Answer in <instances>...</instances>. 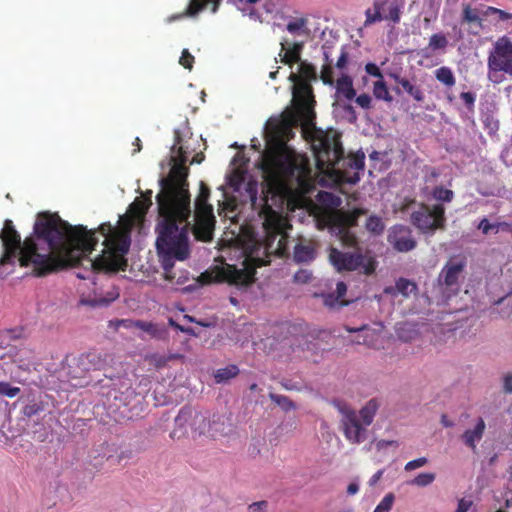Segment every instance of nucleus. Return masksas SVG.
I'll list each match as a JSON object with an SVG mask.
<instances>
[{
  "instance_id": "1",
  "label": "nucleus",
  "mask_w": 512,
  "mask_h": 512,
  "mask_svg": "<svg viewBox=\"0 0 512 512\" xmlns=\"http://www.w3.org/2000/svg\"><path fill=\"white\" fill-rule=\"evenodd\" d=\"M98 231L104 237L102 254L95 259L89 254L98 244L97 230H88L83 225L72 226L57 213L38 214L31 236L23 243L13 222L5 220L0 230L5 259H16L22 267L32 266L33 275L45 277L61 270L89 265L93 272L125 271L131 237L130 227H113L103 223Z\"/></svg>"
},
{
  "instance_id": "2",
  "label": "nucleus",
  "mask_w": 512,
  "mask_h": 512,
  "mask_svg": "<svg viewBox=\"0 0 512 512\" xmlns=\"http://www.w3.org/2000/svg\"><path fill=\"white\" fill-rule=\"evenodd\" d=\"M316 79L313 65L301 62L299 73H291L289 80L293 82V110L286 112L282 119L273 126V134L280 141L268 147L262 154L260 168L266 178L274 183L296 186L306 189L310 185L311 167L309 159L297 154L286 143L292 135V128L301 125L303 134H310L316 151L321 159L329 161V155L336 159L339 150L335 135L317 128L314 110L316 101L310 80Z\"/></svg>"
},
{
  "instance_id": "3",
  "label": "nucleus",
  "mask_w": 512,
  "mask_h": 512,
  "mask_svg": "<svg viewBox=\"0 0 512 512\" xmlns=\"http://www.w3.org/2000/svg\"><path fill=\"white\" fill-rule=\"evenodd\" d=\"M174 156L170 173L161 178V191L156 196L158 219L155 227L157 233L156 249L163 269L164 279L172 284L182 286L190 280L187 270L174 271L175 261H185L190 257L188 240L190 215V193L188 190V151L182 145L180 130H174Z\"/></svg>"
},
{
  "instance_id": "4",
  "label": "nucleus",
  "mask_w": 512,
  "mask_h": 512,
  "mask_svg": "<svg viewBox=\"0 0 512 512\" xmlns=\"http://www.w3.org/2000/svg\"><path fill=\"white\" fill-rule=\"evenodd\" d=\"M247 192L253 209H259V216L263 219L265 232L264 249L267 254L283 257L288 253V235L285 228L288 226L283 216L275 211L268 203L269 187H263L264 196L258 200V184L251 181L247 184Z\"/></svg>"
},
{
  "instance_id": "5",
  "label": "nucleus",
  "mask_w": 512,
  "mask_h": 512,
  "mask_svg": "<svg viewBox=\"0 0 512 512\" xmlns=\"http://www.w3.org/2000/svg\"><path fill=\"white\" fill-rule=\"evenodd\" d=\"M325 132L333 133L335 135L336 148L339 150V153L336 155V159H333L332 155H329V161L327 162L325 161V158H320V153L316 151L311 135L309 133L304 134V136L311 142L317 168L322 173L335 172L338 178L343 182L349 184L357 183L360 179L359 172L362 171L365 166V154L359 151L357 153L350 154L346 159H344V150L338 132L334 129H329Z\"/></svg>"
},
{
  "instance_id": "6",
  "label": "nucleus",
  "mask_w": 512,
  "mask_h": 512,
  "mask_svg": "<svg viewBox=\"0 0 512 512\" xmlns=\"http://www.w3.org/2000/svg\"><path fill=\"white\" fill-rule=\"evenodd\" d=\"M333 406L342 415L341 426L345 438L352 444H359L366 438V429L364 426H369L374 419L378 410V402L376 399L369 400L364 407L359 411L363 425L359 422L358 416L354 409L342 400H333Z\"/></svg>"
},
{
  "instance_id": "7",
  "label": "nucleus",
  "mask_w": 512,
  "mask_h": 512,
  "mask_svg": "<svg viewBox=\"0 0 512 512\" xmlns=\"http://www.w3.org/2000/svg\"><path fill=\"white\" fill-rule=\"evenodd\" d=\"M266 261L259 257H253L250 252L243 264L244 267L238 269L235 265L226 264L222 268H218L215 273L205 271L201 273L195 283L200 285H208L213 282H228L229 284L247 286L254 282L255 269L266 265Z\"/></svg>"
},
{
  "instance_id": "8",
  "label": "nucleus",
  "mask_w": 512,
  "mask_h": 512,
  "mask_svg": "<svg viewBox=\"0 0 512 512\" xmlns=\"http://www.w3.org/2000/svg\"><path fill=\"white\" fill-rule=\"evenodd\" d=\"M365 214L367 210L364 208H354L349 211L334 210L324 214L321 222L338 237L344 246L356 247L358 239L351 228L356 227L358 218Z\"/></svg>"
},
{
  "instance_id": "9",
  "label": "nucleus",
  "mask_w": 512,
  "mask_h": 512,
  "mask_svg": "<svg viewBox=\"0 0 512 512\" xmlns=\"http://www.w3.org/2000/svg\"><path fill=\"white\" fill-rule=\"evenodd\" d=\"M220 423L217 420L211 421L200 412H192L190 409L183 408L175 418V429L171 432V438H181L188 434V428L191 432L199 435H209L215 437L220 431Z\"/></svg>"
},
{
  "instance_id": "10",
  "label": "nucleus",
  "mask_w": 512,
  "mask_h": 512,
  "mask_svg": "<svg viewBox=\"0 0 512 512\" xmlns=\"http://www.w3.org/2000/svg\"><path fill=\"white\" fill-rule=\"evenodd\" d=\"M329 259L338 272L355 271L363 268L365 275H371L376 269V261L362 253L342 252L336 248H331Z\"/></svg>"
},
{
  "instance_id": "11",
  "label": "nucleus",
  "mask_w": 512,
  "mask_h": 512,
  "mask_svg": "<svg viewBox=\"0 0 512 512\" xmlns=\"http://www.w3.org/2000/svg\"><path fill=\"white\" fill-rule=\"evenodd\" d=\"M411 222L422 232H434L445 227V208L441 204L422 205L411 214Z\"/></svg>"
},
{
  "instance_id": "12",
  "label": "nucleus",
  "mask_w": 512,
  "mask_h": 512,
  "mask_svg": "<svg viewBox=\"0 0 512 512\" xmlns=\"http://www.w3.org/2000/svg\"><path fill=\"white\" fill-rule=\"evenodd\" d=\"M489 72H504L512 77V40L500 37L494 44L487 59Z\"/></svg>"
},
{
  "instance_id": "13",
  "label": "nucleus",
  "mask_w": 512,
  "mask_h": 512,
  "mask_svg": "<svg viewBox=\"0 0 512 512\" xmlns=\"http://www.w3.org/2000/svg\"><path fill=\"white\" fill-rule=\"evenodd\" d=\"M400 15L401 11L397 0H374L373 7L365 11V26L382 20L399 23Z\"/></svg>"
},
{
  "instance_id": "14",
  "label": "nucleus",
  "mask_w": 512,
  "mask_h": 512,
  "mask_svg": "<svg viewBox=\"0 0 512 512\" xmlns=\"http://www.w3.org/2000/svg\"><path fill=\"white\" fill-rule=\"evenodd\" d=\"M189 218L187 217V223H189L188 233L193 230L196 239L200 241L208 242L212 240L215 226L213 211L195 212V224L193 226L189 222Z\"/></svg>"
},
{
  "instance_id": "15",
  "label": "nucleus",
  "mask_w": 512,
  "mask_h": 512,
  "mask_svg": "<svg viewBox=\"0 0 512 512\" xmlns=\"http://www.w3.org/2000/svg\"><path fill=\"white\" fill-rule=\"evenodd\" d=\"M388 242L398 252H408L416 247V240L412 236V231L403 225L392 227L388 234Z\"/></svg>"
},
{
  "instance_id": "16",
  "label": "nucleus",
  "mask_w": 512,
  "mask_h": 512,
  "mask_svg": "<svg viewBox=\"0 0 512 512\" xmlns=\"http://www.w3.org/2000/svg\"><path fill=\"white\" fill-rule=\"evenodd\" d=\"M465 268V263L463 261L460 262H447L446 265L442 268L439 274V282L444 284L447 287H452L458 284V280L463 273Z\"/></svg>"
},
{
  "instance_id": "17",
  "label": "nucleus",
  "mask_w": 512,
  "mask_h": 512,
  "mask_svg": "<svg viewBox=\"0 0 512 512\" xmlns=\"http://www.w3.org/2000/svg\"><path fill=\"white\" fill-rule=\"evenodd\" d=\"M303 48V44L299 42H295L291 47H287L286 42L281 43V52L279 56L281 57V62L289 65L290 67L298 63L300 61L301 50Z\"/></svg>"
},
{
  "instance_id": "18",
  "label": "nucleus",
  "mask_w": 512,
  "mask_h": 512,
  "mask_svg": "<svg viewBox=\"0 0 512 512\" xmlns=\"http://www.w3.org/2000/svg\"><path fill=\"white\" fill-rule=\"evenodd\" d=\"M316 250L312 243H297L293 251V260L296 263H308L315 259Z\"/></svg>"
},
{
  "instance_id": "19",
  "label": "nucleus",
  "mask_w": 512,
  "mask_h": 512,
  "mask_svg": "<svg viewBox=\"0 0 512 512\" xmlns=\"http://www.w3.org/2000/svg\"><path fill=\"white\" fill-rule=\"evenodd\" d=\"M485 422L479 418L474 429L466 430L462 435L463 442L470 447L473 451L476 450V442L480 441L485 431Z\"/></svg>"
},
{
  "instance_id": "20",
  "label": "nucleus",
  "mask_w": 512,
  "mask_h": 512,
  "mask_svg": "<svg viewBox=\"0 0 512 512\" xmlns=\"http://www.w3.org/2000/svg\"><path fill=\"white\" fill-rule=\"evenodd\" d=\"M390 76L416 102H423L424 101L425 95H424V92L422 91V89L419 86H416V85L412 84L407 78L401 77L398 74H391Z\"/></svg>"
},
{
  "instance_id": "21",
  "label": "nucleus",
  "mask_w": 512,
  "mask_h": 512,
  "mask_svg": "<svg viewBox=\"0 0 512 512\" xmlns=\"http://www.w3.org/2000/svg\"><path fill=\"white\" fill-rule=\"evenodd\" d=\"M104 364V360L99 353L89 352L82 355L78 360L79 367L84 371L99 370Z\"/></svg>"
},
{
  "instance_id": "22",
  "label": "nucleus",
  "mask_w": 512,
  "mask_h": 512,
  "mask_svg": "<svg viewBox=\"0 0 512 512\" xmlns=\"http://www.w3.org/2000/svg\"><path fill=\"white\" fill-rule=\"evenodd\" d=\"M209 197V187L201 182L199 193L195 200V212L213 211V207L208 203Z\"/></svg>"
},
{
  "instance_id": "23",
  "label": "nucleus",
  "mask_w": 512,
  "mask_h": 512,
  "mask_svg": "<svg viewBox=\"0 0 512 512\" xmlns=\"http://www.w3.org/2000/svg\"><path fill=\"white\" fill-rule=\"evenodd\" d=\"M482 10L472 8L469 4L463 6L462 22L468 24H475L478 28L483 27Z\"/></svg>"
},
{
  "instance_id": "24",
  "label": "nucleus",
  "mask_w": 512,
  "mask_h": 512,
  "mask_svg": "<svg viewBox=\"0 0 512 512\" xmlns=\"http://www.w3.org/2000/svg\"><path fill=\"white\" fill-rule=\"evenodd\" d=\"M448 39L443 33H435L431 35L428 43V47L423 49L421 51L422 57L428 58L430 57V54L428 53V50L431 49L433 51L435 50H445L448 46Z\"/></svg>"
},
{
  "instance_id": "25",
  "label": "nucleus",
  "mask_w": 512,
  "mask_h": 512,
  "mask_svg": "<svg viewBox=\"0 0 512 512\" xmlns=\"http://www.w3.org/2000/svg\"><path fill=\"white\" fill-rule=\"evenodd\" d=\"M337 92L343 95L347 100H352L356 96L353 82L350 76L342 75L336 82Z\"/></svg>"
},
{
  "instance_id": "26",
  "label": "nucleus",
  "mask_w": 512,
  "mask_h": 512,
  "mask_svg": "<svg viewBox=\"0 0 512 512\" xmlns=\"http://www.w3.org/2000/svg\"><path fill=\"white\" fill-rule=\"evenodd\" d=\"M151 194L152 192L151 191H148L147 192V197H145L144 200H135L131 205H130V211L137 217H144L145 214L147 213L149 207L152 205V201H151Z\"/></svg>"
},
{
  "instance_id": "27",
  "label": "nucleus",
  "mask_w": 512,
  "mask_h": 512,
  "mask_svg": "<svg viewBox=\"0 0 512 512\" xmlns=\"http://www.w3.org/2000/svg\"><path fill=\"white\" fill-rule=\"evenodd\" d=\"M182 357L179 354H170L168 356L161 355L158 353H153L147 355L145 360L149 362V364L153 365L156 369H161L167 365L170 360L177 359Z\"/></svg>"
},
{
  "instance_id": "28",
  "label": "nucleus",
  "mask_w": 512,
  "mask_h": 512,
  "mask_svg": "<svg viewBox=\"0 0 512 512\" xmlns=\"http://www.w3.org/2000/svg\"><path fill=\"white\" fill-rule=\"evenodd\" d=\"M239 373V369L236 365H229L224 368L217 369L214 373V379L216 383H224Z\"/></svg>"
},
{
  "instance_id": "29",
  "label": "nucleus",
  "mask_w": 512,
  "mask_h": 512,
  "mask_svg": "<svg viewBox=\"0 0 512 512\" xmlns=\"http://www.w3.org/2000/svg\"><path fill=\"white\" fill-rule=\"evenodd\" d=\"M436 79L447 87H452L456 83L455 76L449 67L442 66L435 71Z\"/></svg>"
},
{
  "instance_id": "30",
  "label": "nucleus",
  "mask_w": 512,
  "mask_h": 512,
  "mask_svg": "<svg viewBox=\"0 0 512 512\" xmlns=\"http://www.w3.org/2000/svg\"><path fill=\"white\" fill-rule=\"evenodd\" d=\"M396 288L398 294H401L404 297H408L411 293H415L417 291L416 283L403 277L396 281Z\"/></svg>"
},
{
  "instance_id": "31",
  "label": "nucleus",
  "mask_w": 512,
  "mask_h": 512,
  "mask_svg": "<svg viewBox=\"0 0 512 512\" xmlns=\"http://www.w3.org/2000/svg\"><path fill=\"white\" fill-rule=\"evenodd\" d=\"M365 227L367 231L374 235H380L383 233L385 225L381 219V217L376 215H371L368 217Z\"/></svg>"
},
{
  "instance_id": "32",
  "label": "nucleus",
  "mask_w": 512,
  "mask_h": 512,
  "mask_svg": "<svg viewBox=\"0 0 512 512\" xmlns=\"http://www.w3.org/2000/svg\"><path fill=\"white\" fill-rule=\"evenodd\" d=\"M269 398L285 412L296 408L294 402L285 395H279L271 392L269 393Z\"/></svg>"
},
{
  "instance_id": "33",
  "label": "nucleus",
  "mask_w": 512,
  "mask_h": 512,
  "mask_svg": "<svg viewBox=\"0 0 512 512\" xmlns=\"http://www.w3.org/2000/svg\"><path fill=\"white\" fill-rule=\"evenodd\" d=\"M483 17L495 16L499 21H506L512 19V14L496 7L486 6L482 10Z\"/></svg>"
},
{
  "instance_id": "34",
  "label": "nucleus",
  "mask_w": 512,
  "mask_h": 512,
  "mask_svg": "<svg viewBox=\"0 0 512 512\" xmlns=\"http://www.w3.org/2000/svg\"><path fill=\"white\" fill-rule=\"evenodd\" d=\"M323 302H324L325 306L332 308V309L341 308V307L347 306L350 303V301L340 299L334 293L324 294Z\"/></svg>"
},
{
  "instance_id": "35",
  "label": "nucleus",
  "mask_w": 512,
  "mask_h": 512,
  "mask_svg": "<svg viewBox=\"0 0 512 512\" xmlns=\"http://www.w3.org/2000/svg\"><path fill=\"white\" fill-rule=\"evenodd\" d=\"M373 93L377 99H382L387 102H391L393 100L388 91L387 85L383 81H376L374 83Z\"/></svg>"
},
{
  "instance_id": "36",
  "label": "nucleus",
  "mask_w": 512,
  "mask_h": 512,
  "mask_svg": "<svg viewBox=\"0 0 512 512\" xmlns=\"http://www.w3.org/2000/svg\"><path fill=\"white\" fill-rule=\"evenodd\" d=\"M325 65H323L321 70V79L324 84L332 85L334 83V73L333 68L331 66V61L329 60L328 54L325 52Z\"/></svg>"
},
{
  "instance_id": "37",
  "label": "nucleus",
  "mask_w": 512,
  "mask_h": 512,
  "mask_svg": "<svg viewBox=\"0 0 512 512\" xmlns=\"http://www.w3.org/2000/svg\"><path fill=\"white\" fill-rule=\"evenodd\" d=\"M433 197L438 201L451 202L454 197V193L450 189H446L442 186H436L432 191Z\"/></svg>"
},
{
  "instance_id": "38",
  "label": "nucleus",
  "mask_w": 512,
  "mask_h": 512,
  "mask_svg": "<svg viewBox=\"0 0 512 512\" xmlns=\"http://www.w3.org/2000/svg\"><path fill=\"white\" fill-rule=\"evenodd\" d=\"M43 409L44 405L42 402L32 401L23 407L22 413L24 416L30 418L39 414Z\"/></svg>"
},
{
  "instance_id": "39",
  "label": "nucleus",
  "mask_w": 512,
  "mask_h": 512,
  "mask_svg": "<svg viewBox=\"0 0 512 512\" xmlns=\"http://www.w3.org/2000/svg\"><path fill=\"white\" fill-rule=\"evenodd\" d=\"M211 1L212 0H191L187 7V10H186L187 15H189V16L197 15Z\"/></svg>"
},
{
  "instance_id": "40",
  "label": "nucleus",
  "mask_w": 512,
  "mask_h": 512,
  "mask_svg": "<svg viewBox=\"0 0 512 512\" xmlns=\"http://www.w3.org/2000/svg\"><path fill=\"white\" fill-rule=\"evenodd\" d=\"M21 389L16 386H12L9 382H0V396L8 398H14L20 393Z\"/></svg>"
},
{
  "instance_id": "41",
  "label": "nucleus",
  "mask_w": 512,
  "mask_h": 512,
  "mask_svg": "<svg viewBox=\"0 0 512 512\" xmlns=\"http://www.w3.org/2000/svg\"><path fill=\"white\" fill-rule=\"evenodd\" d=\"M394 500L395 496L393 493L386 494L384 498L380 501V503L376 506L373 512H390Z\"/></svg>"
},
{
  "instance_id": "42",
  "label": "nucleus",
  "mask_w": 512,
  "mask_h": 512,
  "mask_svg": "<svg viewBox=\"0 0 512 512\" xmlns=\"http://www.w3.org/2000/svg\"><path fill=\"white\" fill-rule=\"evenodd\" d=\"M435 480V474L433 473H420L412 481L411 484L418 487H425L430 485Z\"/></svg>"
},
{
  "instance_id": "43",
  "label": "nucleus",
  "mask_w": 512,
  "mask_h": 512,
  "mask_svg": "<svg viewBox=\"0 0 512 512\" xmlns=\"http://www.w3.org/2000/svg\"><path fill=\"white\" fill-rule=\"evenodd\" d=\"M179 63L186 69H192L194 63V56L188 51V49H184L182 51Z\"/></svg>"
},
{
  "instance_id": "44",
  "label": "nucleus",
  "mask_w": 512,
  "mask_h": 512,
  "mask_svg": "<svg viewBox=\"0 0 512 512\" xmlns=\"http://www.w3.org/2000/svg\"><path fill=\"white\" fill-rule=\"evenodd\" d=\"M307 21L306 19L304 18H298L294 21H291L287 24V30L290 32V33H296L298 31H300L301 29H303L306 25Z\"/></svg>"
},
{
  "instance_id": "45",
  "label": "nucleus",
  "mask_w": 512,
  "mask_h": 512,
  "mask_svg": "<svg viewBox=\"0 0 512 512\" xmlns=\"http://www.w3.org/2000/svg\"><path fill=\"white\" fill-rule=\"evenodd\" d=\"M293 278L295 282L304 284L311 280L312 274L308 270L301 269L294 274Z\"/></svg>"
},
{
  "instance_id": "46",
  "label": "nucleus",
  "mask_w": 512,
  "mask_h": 512,
  "mask_svg": "<svg viewBox=\"0 0 512 512\" xmlns=\"http://www.w3.org/2000/svg\"><path fill=\"white\" fill-rule=\"evenodd\" d=\"M427 462H428V460L425 457L414 459V460L409 461V462L406 463L405 470L406 471H412L414 469L423 467Z\"/></svg>"
},
{
  "instance_id": "47",
  "label": "nucleus",
  "mask_w": 512,
  "mask_h": 512,
  "mask_svg": "<svg viewBox=\"0 0 512 512\" xmlns=\"http://www.w3.org/2000/svg\"><path fill=\"white\" fill-rule=\"evenodd\" d=\"M348 331L349 332H363V333H365L363 335H359V337H362L363 339L362 340L358 339L356 341L357 344H363V345H366V346H372L371 341L368 340V336H369L370 330L365 329V328H361V329H348Z\"/></svg>"
},
{
  "instance_id": "48",
  "label": "nucleus",
  "mask_w": 512,
  "mask_h": 512,
  "mask_svg": "<svg viewBox=\"0 0 512 512\" xmlns=\"http://www.w3.org/2000/svg\"><path fill=\"white\" fill-rule=\"evenodd\" d=\"M355 101L360 107L364 109H369L371 107V97L366 93L357 96Z\"/></svg>"
},
{
  "instance_id": "49",
  "label": "nucleus",
  "mask_w": 512,
  "mask_h": 512,
  "mask_svg": "<svg viewBox=\"0 0 512 512\" xmlns=\"http://www.w3.org/2000/svg\"><path fill=\"white\" fill-rule=\"evenodd\" d=\"M460 98L463 100L467 108L471 109L474 106L476 96L472 92H462Z\"/></svg>"
},
{
  "instance_id": "50",
  "label": "nucleus",
  "mask_w": 512,
  "mask_h": 512,
  "mask_svg": "<svg viewBox=\"0 0 512 512\" xmlns=\"http://www.w3.org/2000/svg\"><path fill=\"white\" fill-rule=\"evenodd\" d=\"M111 300H107L106 298H94V299H85L82 300V303L90 305V306H107Z\"/></svg>"
},
{
  "instance_id": "51",
  "label": "nucleus",
  "mask_w": 512,
  "mask_h": 512,
  "mask_svg": "<svg viewBox=\"0 0 512 512\" xmlns=\"http://www.w3.org/2000/svg\"><path fill=\"white\" fill-rule=\"evenodd\" d=\"M268 506L267 501H258L249 505V512H265Z\"/></svg>"
},
{
  "instance_id": "52",
  "label": "nucleus",
  "mask_w": 512,
  "mask_h": 512,
  "mask_svg": "<svg viewBox=\"0 0 512 512\" xmlns=\"http://www.w3.org/2000/svg\"><path fill=\"white\" fill-rule=\"evenodd\" d=\"M365 70L369 75L373 77L382 78V73L379 67L374 63H367L365 66Z\"/></svg>"
},
{
  "instance_id": "53",
  "label": "nucleus",
  "mask_w": 512,
  "mask_h": 512,
  "mask_svg": "<svg viewBox=\"0 0 512 512\" xmlns=\"http://www.w3.org/2000/svg\"><path fill=\"white\" fill-rule=\"evenodd\" d=\"M348 63V52L343 47L341 50V54L336 62V67L339 69H344Z\"/></svg>"
},
{
  "instance_id": "54",
  "label": "nucleus",
  "mask_w": 512,
  "mask_h": 512,
  "mask_svg": "<svg viewBox=\"0 0 512 512\" xmlns=\"http://www.w3.org/2000/svg\"><path fill=\"white\" fill-rule=\"evenodd\" d=\"M494 228H495V224H490L486 218H483L478 225V229H480L482 231V233L485 235L488 234L490 232V230H492Z\"/></svg>"
},
{
  "instance_id": "55",
  "label": "nucleus",
  "mask_w": 512,
  "mask_h": 512,
  "mask_svg": "<svg viewBox=\"0 0 512 512\" xmlns=\"http://www.w3.org/2000/svg\"><path fill=\"white\" fill-rule=\"evenodd\" d=\"M346 292H347V285L342 281L338 282L336 285V295L340 299H343V297L346 295Z\"/></svg>"
},
{
  "instance_id": "56",
  "label": "nucleus",
  "mask_w": 512,
  "mask_h": 512,
  "mask_svg": "<svg viewBox=\"0 0 512 512\" xmlns=\"http://www.w3.org/2000/svg\"><path fill=\"white\" fill-rule=\"evenodd\" d=\"M384 470H378L369 480V485L374 486L378 483V481L382 478Z\"/></svg>"
},
{
  "instance_id": "57",
  "label": "nucleus",
  "mask_w": 512,
  "mask_h": 512,
  "mask_svg": "<svg viewBox=\"0 0 512 512\" xmlns=\"http://www.w3.org/2000/svg\"><path fill=\"white\" fill-rule=\"evenodd\" d=\"M504 390L507 393L512 392V374H508L504 378Z\"/></svg>"
},
{
  "instance_id": "58",
  "label": "nucleus",
  "mask_w": 512,
  "mask_h": 512,
  "mask_svg": "<svg viewBox=\"0 0 512 512\" xmlns=\"http://www.w3.org/2000/svg\"><path fill=\"white\" fill-rule=\"evenodd\" d=\"M470 506H471V502L465 501L464 499H462L458 503L457 512H467Z\"/></svg>"
},
{
  "instance_id": "59",
  "label": "nucleus",
  "mask_w": 512,
  "mask_h": 512,
  "mask_svg": "<svg viewBox=\"0 0 512 512\" xmlns=\"http://www.w3.org/2000/svg\"><path fill=\"white\" fill-rule=\"evenodd\" d=\"M440 173L436 168H430L428 174L426 175V180H433L439 177Z\"/></svg>"
},
{
  "instance_id": "60",
  "label": "nucleus",
  "mask_w": 512,
  "mask_h": 512,
  "mask_svg": "<svg viewBox=\"0 0 512 512\" xmlns=\"http://www.w3.org/2000/svg\"><path fill=\"white\" fill-rule=\"evenodd\" d=\"M512 225L507 223V222H498V223H495V228L497 229L496 232H498L500 229L501 230H505V231H508L511 229Z\"/></svg>"
},
{
  "instance_id": "61",
  "label": "nucleus",
  "mask_w": 512,
  "mask_h": 512,
  "mask_svg": "<svg viewBox=\"0 0 512 512\" xmlns=\"http://www.w3.org/2000/svg\"><path fill=\"white\" fill-rule=\"evenodd\" d=\"M359 490V485L355 482H352L347 487V493L349 495H355Z\"/></svg>"
},
{
  "instance_id": "62",
  "label": "nucleus",
  "mask_w": 512,
  "mask_h": 512,
  "mask_svg": "<svg viewBox=\"0 0 512 512\" xmlns=\"http://www.w3.org/2000/svg\"><path fill=\"white\" fill-rule=\"evenodd\" d=\"M133 146L135 147V148H134V151H133V154H136V153H138V152H140V151H141V149H142V144H141V140H140V138H138V137H136V138H135V140H134V142H133Z\"/></svg>"
},
{
  "instance_id": "63",
  "label": "nucleus",
  "mask_w": 512,
  "mask_h": 512,
  "mask_svg": "<svg viewBox=\"0 0 512 512\" xmlns=\"http://www.w3.org/2000/svg\"><path fill=\"white\" fill-rule=\"evenodd\" d=\"M441 423L444 427H452L454 425V423L449 420L445 414L441 416Z\"/></svg>"
},
{
  "instance_id": "64",
  "label": "nucleus",
  "mask_w": 512,
  "mask_h": 512,
  "mask_svg": "<svg viewBox=\"0 0 512 512\" xmlns=\"http://www.w3.org/2000/svg\"><path fill=\"white\" fill-rule=\"evenodd\" d=\"M384 293L385 294H389V295H392V296H396L398 294L397 292V288H396V285L395 286H390V287H386L384 289Z\"/></svg>"
}]
</instances>
